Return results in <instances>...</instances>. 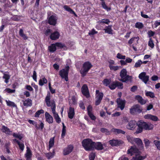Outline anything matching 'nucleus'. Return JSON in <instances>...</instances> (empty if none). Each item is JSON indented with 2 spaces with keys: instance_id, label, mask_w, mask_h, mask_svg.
I'll use <instances>...</instances> for the list:
<instances>
[{
  "instance_id": "nucleus-1",
  "label": "nucleus",
  "mask_w": 160,
  "mask_h": 160,
  "mask_svg": "<svg viewBox=\"0 0 160 160\" xmlns=\"http://www.w3.org/2000/svg\"><path fill=\"white\" fill-rule=\"evenodd\" d=\"M136 124V122L135 121H131L127 126V128L128 129L133 130L135 128ZM137 124L138 126V128L135 132V133L136 134L142 132L143 129L145 130H149L152 129L153 127V125L151 123H147L142 121L138 122L137 123Z\"/></svg>"
},
{
  "instance_id": "nucleus-2",
  "label": "nucleus",
  "mask_w": 160,
  "mask_h": 160,
  "mask_svg": "<svg viewBox=\"0 0 160 160\" xmlns=\"http://www.w3.org/2000/svg\"><path fill=\"white\" fill-rule=\"evenodd\" d=\"M127 153L130 154L131 155L135 154V156L132 158L133 160H142L146 157L139 155L141 152L136 146H132L131 148L128 150Z\"/></svg>"
},
{
  "instance_id": "nucleus-3",
  "label": "nucleus",
  "mask_w": 160,
  "mask_h": 160,
  "mask_svg": "<svg viewBox=\"0 0 160 160\" xmlns=\"http://www.w3.org/2000/svg\"><path fill=\"white\" fill-rule=\"evenodd\" d=\"M45 101L48 107H51L52 112L53 114L54 118L59 116L57 113L55 112L56 105L55 102L54 101H50V96L49 95H48L45 98Z\"/></svg>"
},
{
  "instance_id": "nucleus-4",
  "label": "nucleus",
  "mask_w": 160,
  "mask_h": 160,
  "mask_svg": "<svg viewBox=\"0 0 160 160\" xmlns=\"http://www.w3.org/2000/svg\"><path fill=\"white\" fill-rule=\"evenodd\" d=\"M127 71L125 69H123L121 70L120 73V76L121 79L119 80L123 82H132V77L127 74Z\"/></svg>"
},
{
  "instance_id": "nucleus-5",
  "label": "nucleus",
  "mask_w": 160,
  "mask_h": 160,
  "mask_svg": "<svg viewBox=\"0 0 160 160\" xmlns=\"http://www.w3.org/2000/svg\"><path fill=\"white\" fill-rule=\"evenodd\" d=\"M93 142L91 139L88 138L83 140L82 144L86 150L91 151L93 149Z\"/></svg>"
},
{
  "instance_id": "nucleus-6",
  "label": "nucleus",
  "mask_w": 160,
  "mask_h": 160,
  "mask_svg": "<svg viewBox=\"0 0 160 160\" xmlns=\"http://www.w3.org/2000/svg\"><path fill=\"white\" fill-rule=\"evenodd\" d=\"M92 65L89 62H84L80 71V72L82 77L85 76L90 69L92 67Z\"/></svg>"
},
{
  "instance_id": "nucleus-7",
  "label": "nucleus",
  "mask_w": 160,
  "mask_h": 160,
  "mask_svg": "<svg viewBox=\"0 0 160 160\" xmlns=\"http://www.w3.org/2000/svg\"><path fill=\"white\" fill-rule=\"evenodd\" d=\"M69 69V66L66 67L65 68L60 70L59 72V75L62 78H64L65 81L68 80V73Z\"/></svg>"
},
{
  "instance_id": "nucleus-8",
  "label": "nucleus",
  "mask_w": 160,
  "mask_h": 160,
  "mask_svg": "<svg viewBox=\"0 0 160 160\" xmlns=\"http://www.w3.org/2000/svg\"><path fill=\"white\" fill-rule=\"evenodd\" d=\"M142 111V108L138 104H136L132 106L130 109V113L132 114L140 113Z\"/></svg>"
},
{
  "instance_id": "nucleus-9",
  "label": "nucleus",
  "mask_w": 160,
  "mask_h": 160,
  "mask_svg": "<svg viewBox=\"0 0 160 160\" xmlns=\"http://www.w3.org/2000/svg\"><path fill=\"white\" fill-rule=\"evenodd\" d=\"M103 96V93L102 92H100L98 90L96 91V97L95 104L97 106L99 105L102 99Z\"/></svg>"
},
{
  "instance_id": "nucleus-10",
  "label": "nucleus",
  "mask_w": 160,
  "mask_h": 160,
  "mask_svg": "<svg viewBox=\"0 0 160 160\" xmlns=\"http://www.w3.org/2000/svg\"><path fill=\"white\" fill-rule=\"evenodd\" d=\"M138 77L145 84H147L149 80V76L146 75V73L144 72H141L139 74Z\"/></svg>"
},
{
  "instance_id": "nucleus-11",
  "label": "nucleus",
  "mask_w": 160,
  "mask_h": 160,
  "mask_svg": "<svg viewBox=\"0 0 160 160\" xmlns=\"http://www.w3.org/2000/svg\"><path fill=\"white\" fill-rule=\"evenodd\" d=\"M116 102L118 105V107L120 108L121 110H123L125 107V101L119 98L117 99Z\"/></svg>"
},
{
  "instance_id": "nucleus-12",
  "label": "nucleus",
  "mask_w": 160,
  "mask_h": 160,
  "mask_svg": "<svg viewBox=\"0 0 160 160\" xmlns=\"http://www.w3.org/2000/svg\"><path fill=\"white\" fill-rule=\"evenodd\" d=\"M57 18L55 15H52L49 18L48 23L52 25H55L57 22Z\"/></svg>"
},
{
  "instance_id": "nucleus-13",
  "label": "nucleus",
  "mask_w": 160,
  "mask_h": 160,
  "mask_svg": "<svg viewBox=\"0 0 160 160\" xmlns=\"http://www.w3.org/2000/svg\"><path fill=\"white\" fill-rule=\"evenodd\" d=\"M144 118L145 119H150L155 122L158 121V119L157 117L150 114L145 115L144 116Z\"/></svg>"
},
{
  "instance_id": "nucleus-14",
  "label": "nucleus",
  "mask_w": 160,
  "mask_h": 160,
  "mask_svg": "<svg viewBox=\"0 0 160 160\" xmlns=\"http://www.w3.org/2000/svg\"><path fill=\"white\" fill-rule=\"evenodd\" d=\"M82 92V94L88 97L89 96V93L87 86L84 84L81 88Z\"/></svg>"
},
{
  "instance_id": "nucleus-15",
  "label": "nucleus",
  "mask_w": 160,
  "mask_h": 160,
  "mask_svg": "<svg viewBox=\"0 0 160 160\" xmlns=\"http://www.w3.org/2000/svg\"><path fill=\"white\" fill-rule=\"evenodd\" d=\"M134 142H135L140 149H142L144 146L142 140L140 138H135Z\"/></svg>"
},
{
  "instance_id": "nucleus-16",
  "label": "nucleus",
  "mask_w": 160,
  "mask_h": 160,
  "mask_svg": "<svg viewBox=\"0 0 160 160\" xmlns=\"http://www.w3.org/2000/svg\"><path fill=\"white\" fill-rule=\"evenodd\" d=\"M95 148L98 150H102L103 149L102 144L100 142H93V149Z\"/></svg>"
},
{
  "instance_id": "nucleus-17",
  "label": "nucleus",
  "mask_w": 160,
  "mask_h": 160,
  "mask_svg": "<svg viewBox=\"0 0 160 160\" xmlns=\"http://www.w3.org/2000/svg\"><path fill=\"white\" fill-rule=\"evenodd\" d=\"M75 115L74 109V108L70 107L68 112V116L70 119H72Z\"/></svg>"
},
{
  "instance_id": "nucleus-18",
  "label": "nucleus",
  "mask_w": 160,
  "mask_h": 160,
  "mask_svg": "<svg viewBox=\"0 0 160 160\" xmlns=\"http://www.w3.org/2000/svg\"><path fill=\"white\" fill-rule=\"evenodd\" d=\"M27 149L26 152L25 154L26 160H31V157L32 156L31 151L28 147H27Z\"/></svg>"
},
{
  "instance_id": "nucleus-19",
  "label": "nucleus",
  "mask_w": 160,
  "mask_h": 160,
  "mask_svg": "<svg viewBox=\"0 0 160 160\" xmlns=\"http://www.w3.org/2000/svg\"><path fill=\"white\" fill-rule=\"evenodd\" d=\"M45 117L46 121L49 123H52L53 122V118L52 117L48 112L45 113Z\"/></svg>"
},
{
  "instance_id": "nucleus-20",
  "label": "nucleus",
  "mask_w": 160,
  "mask_h": 160,
  "mask_svg": "<svg viewBox=\"0 0 160 160\" xmlns=\"http://www.w3.org/2000/svg\"><path fill=\"white\" fill-rule=\"evenodd\" d=\"M73 148V147L72 145H70L65 148L63 151V153L64 155H67L69 154L72 151Z\"/></svg>"
},
{
  "instance_id": "nucleus-21",
  "label": "nucleus",
  "mask_w": 160,
  "mask_h": 160,
  "mask_svg": "<svg viewBox=\"0 0 160 160\" xmlns=\"http://www.w3.org/2000/svg\"><path fill=\"white\" fill-rule=\"evenodd\" d=\"M109 144L112 146H117L122 144V142L121 141L112 140H110L109 141Z\"/></svg>"
},
{
  "instance_id": "nucleus-22",
  "label": "nucleus",
  "mask_w": 160,
  "mask_h": 160,
  "mask_svg": "<svg viewBox=\"0 0 160 160\" xmlns=\"http://www.w3.org/2000/svg\"><path fill=\"white\" fill-rule=\"evenodd\" d=\"M59 36V33L58 32L56 31L51 34L50 38L52 40H55L58 39Z\"/></svg>"
},
{
  "instance_id": "nucleus-23",
  "label": "nucleus",
  "mask_w": 160,
  "mask_h": 160,
  "mask_svg": "<svg viewBox=\"0 0 160 160\" xmlns=\"http://www.w3.org/2000/svg\"><path fill=\"white\" fill-rule=\"evenodd\" d=\"M22 101L24 106L28 107L31 106L32 105V101L29 98H28L25 100H22Z\"/></svg>"
},
{
  "instance_id": "nucleus-24",
  "label": "nucleus",
  "mask_w": 160,
  "mask_h": 160,
  "mask_svg": "<svg viewBox=\"0 0 160 160\" xmlns=\"http://www.w3.org/2000/svg\"><path fill=\"white\" fill-rule=\"evenodd\" d=\"M63 8L66 11L69 12L71 14H74L76 17L77 16V14L75 13V12L68 6L66 5L64 6Z\"/></svg>"
},
{
  "instance_id": "nucleus-25",
  "label": "nucleus",
  "mask_w": 160,
  "mask_h": 160,
  "mask_svg": "<svg viewBox=\"0 0 160 160\" xmlns=\"http://www.w3.org/2000/svg\"><path fill=\"white\" fill-rule=\"evenodd\" d=\"M135 98L141 104H144L146 103V100L143 99L141 96L139 95L136 96Z\"/></svg>"
},
{
  "instance_id": "nucleus-26",
  "label": "nucleus",
  "mask_w": 160,
  "mask_h": 160,
  "mask_svg": "<svg viewBox=\"0 0 160 160\" xmlns=\"http://www.w3.org/2000/svg\"><path fill=\"white\" fill-rule=\"evenodd\" d=\"M1 130L3 132L7 134H10L12 132L9 128L4 125L2 126Z\"/></svg>"
},
{
  "instance_id": "nucleus-27",
  "label": "nucleus",
  "mask_w": 160,
  "mask_h": 160,
  "mask_svg": "<svg viewBox=\"0 0 160 160\" xmlns=\"http://www.w3.org/2000/svg\"><path fill=\"white\" fill-rule=\"evenodd\" d=\"M111 131L114 132L115 134H124L125 132L121 129L112 128L111 129Z\"/></svg>"
},
{
  "instance_id": "nucleus-28",
  "label": "nucleus",
  "mask_w": 160,
  "mask_h": 160,
  "mask_svg": "<svg viewBox=\"0 0 160 160\" xmlns=\"http://www.w3.org/2000/svg\"><path fill=\"white\" fill-rule=\"evenodd\" d=\"M105 32L106 33H108L109 34H112V26L109 25L108 26H106L105 28L104 29Z\"/></svg>"
},
{
  "instance_id": "nucleus-29",
  "label": "nucleus",
  "mask_w": 160,
  "mask_h": 160,
  "mask_svg": "<svg viewBox=\"0 0 160 160\" xmlns=\"http://www.w3.org/2000/svg\"><path fill=\"white\" fill-rule=\"evenodd\" d=\"M101 1H102L101 4L103 8L106 10L107 11H109L111 9V8H110L108 7L106 4L104 0H101Z\"/></svg>"
},
{
  "instance_id": "nucleus-30",
  "label": "nucleus",
  "mask_w": 160,
  "mask_h": 160,
  "mask_svg": "<svg viewBox=\"0 0 160 160\" xmlns=\"http://www.w3.org/2000/svg\"><path fill=\"white\" fill-rule=\"evenodd\" d=\"M49 50L50 52H53L55 51L56 49V44H52L48 47Z\"/></svg>"
},
{
  "instance_id": "nucleus-31",
  "label": "nucleus",
  "mask_w": 160,
  "mask_h": 160,
  "mask_svg": "<svg viewBox=\"0 0 160 160\" xmlns=\"http://www.w3.org/2000/svg\"><path fill=\"white\" fill-rule=\"evenodd\" d=\"M47 80L44 77L42 79H40L39 82V84L41 86H42L44 83H46Z\"/></svg>"
},
{
  "instance_id": "nucleus-32",
  "label": "nucleus",
  "mask_w": 160,
  "mask_h": 160,
  "mask_svg": "<svg viewBox=\"0 0 160 160\" xmlns=\"http://www.w3.org/2000/svg\"><path fill=\"white\" fill-rule=\"evenodd\" d=\"M6 102L7 106L13 107H16L17 106L13 102L9 100H6Z\"/></svg>"
},
{
  "instance_id": "nucleus-33",
  "label": "nucleus",
  "mask_w": 160,
  "mask_h": 160,
  "mask_svg": "<svg viewBox=\"0 0 160 160\" xmlns=\"http://www.w3.org/2000/svg\"><path fill=\"white\" fill-rule=\"evenodd\" d=\"M116 81H115L112 82L108 86L109 87L111 90H113L116 88L117 87L116 85Z\"/></svg>"
},
{
  "instance_id": "nucleus-34",
  "label": "nucleus",
  "mask_w": 160,
  "mask_h": 160,
  "mask_svg": "<svg viewBox=\"0 0 160 160\" xmlns=\"http://www.w3.org/2000/svg\"><path fill=\"white\" fill-rule=\"evenodd\" d=\"M54 138L53 137L51 138L49 142V148L50 149L54 145Z\"/></svg>"
},
{
  "instance_id": "nucleus-35",
  "label": "nucleus",
  "mask_w": 160,
  "mask_h": 160,
  "mask_svg": "<svg viewBox=\"0 0 160 160\" xmlns=\"http://www.w3.org/2000/svg\"><path fill=\"white\" fill-rule=\"evenodd\" d=\"M54 153L55 152L54 151H53L52 153L51 152L46 153L45 154L46 157L48 159H50L53 157Z\"/></svg>"
},
{
  "instance_id": "nucleus-36",
  "label": "nucleus",
  "mask_w": 160,
  "mask_h": 160,
  "mask_svg": "<svg viewBox=\"0 0 160 160\" xmlns=\"http://www.w3.org/2000/svg\"><path fill=\"white\" fill-rule=\"evenodd\" d=\"M62 132L61 137L62 138H64L65 136V133L66 132V127L65 126L64 124L62 123Z\"/></svg>"
},
{
  "instance_id": "nucleus-37",
  "label": "nucleus",
  "mask_w": 160,
  "mask_h": 160,
  "mask_svg": "<svg viewBox=\"0 0 160 160\" xmlns=\"http://www.w3.org/2000/svg\"><path fill=\"white\" fill-rule=\"evenodd\" d=\"M2 78L5 79L4 81L7 83L8 82V80L10 78V76L8 74H4Z\"/></svg>"
},
{
  "instance_id": "nucleus-38",
  "label": "nucleus",
  "mask_w": 160,
  "mask_h": 160,
  "mask_svg": "<svg viewBox=\"0 0 160 160\" xmlns=\"http://www.w3.org/2000/svg\"><path fill=\"white\" fill-rule=\"evenodd\" d=\"M135 27L137 28L141 29L143 28V25L142 22H137L136 23Z\"/></svg>"
},
{
  "instance_id": "nucleus-39",
  "label": "nucleus",
  "mask_w": 160,
  "mask_h": 160,
  "mask_svg": "<svg viewBox=\"0 0 160 160\" xmlns=\"http://www.w3.org/2000/svg\"><path fill=\"white\" fill-rule=\"evenodd\" d=\"M109 67L110 70L116 71L119 69L120 67H118V66H114L112 65H109Z\"/></svg>"
},
{
  "instance_id": "nucleus-40",
  "label": "nucleus",
  "mask_w": 160,
  "mask_h": 160,
  "mask_svg": "<svg viewBox=\"0 0 160 160\" xmlns=\"http://www.w3.org/2000/svg\"><path fill=\"white\" fill-rule=\"evenodd\" d=\"M143 141L145 143V147L146 148H148L150 146L151 142L147 138L144 139Z\"/></svg>"
},
{
  "instance_id": "nucleus-41",
  "label": "nucleus",
  "mask_w": 160,
  "mask_h": 160,
  "mask_svg": "<svg viewBox=\"0 0 160 160\" xmlns=\"http://www.w3.org/2000/svg\"><path fill=\"white\" fill-rule=\"evenodd\" d=\"M111 82V79H104L103 81V83L106 86H109Z\"/></svg>"
},
{
  "instance_id": "nucleus-42",
  "label": "nucleus",
  "mask_w": 160,
  "mask_h": 160,
  "mask_svg": "<svg viewBox=\"0 0 160 160\" xmlns=\"http://www.w3.org/2000/svg\"><path fill=\"white\" fill-rule=\"evenodd\" d=\"M100 130L102 132L105 133L106 134L108 135L110 134V132L107 128H101Z\"/></svg>"
},
{
  "instance_id": "nucleus-43",
  "label": "nucleus",
  "mask_w": 160,
  "mask_h": 160,
  "mask_svg": "<svg viewBox=\"0 0 160 160\" xmlns=\"http://www.w3.org/2000/svg\"><path fill=\"white\" fill-rule=\"evenodd\" d=\"M148 45L152 48H153L154 46V44L153 40L151 38H150L148 43Z\"/></svg>"
},
{
  "instance_id": "nucleus-44",
  "label": "nucleus",
  "mask_w": 160,
  "mask_h": 160,
  "mask_svg": "<svg viewBox=\"0 0 160 160\" xmlns=\"http://www.w3.org/2000/svg\"><path fill=\"white\" fill-rule=\"evenodd\" d=\"M139 39V38L138 37H133L131 39L128 41V43L129 44H131L135 40H136L137 42Z\"/></svg>"
},
{
  "instance_id": "nucleus-45",
  "label": "nucleus",
  "mask_w": 160,
  "mask_h": 160,
  "mask_svg": "<svg viewBox=\"0 0 160 160\" xmlns=\"http://www.w3.org/2000/svg\"><path fill=\"white\" fill-rule=\"evenodd\" d=\"M153 143L157 147V148L160 150V142L158 140H155L153 141Z\"/></svg>"
},
{
  "instance_id": "nucleus-46",
  "label": "nucleus",
  "mask_w": 160,
  "mask_h": 160,
  "mask_svg": "<svg viewBox=\"0 0 160 160\" xmlns=\"http://www.w3.org/2000/svg\"><path fill=\"white\" fill-rule=\"evenodd\" d=\"M126 138L128 142L132 144H133L134 143V139L135 138H133L129 136H127Z\"/></svg>"
},
{
  "instance_id": "nucleus-47",
  "label": "nucleus",
  "mask_w": 160,
  "mask_h": 160,
  "mask_svg": "<svg viewBox=\"0 0 160 160\" xmlns=\"http://www.w3.org/2000/svg\"><path fill=\"white\" fill-rule=\"evenodd\" d=\"M116 85L117 86V87L119 89H122L123 88V84L119 81H116Z\"/></svg>"
},
{
  "instance_id": "nucleus-48",
  "label": "nucleus",
  "mask_w": 160,
  "mask_h": 160,
  "mask_svg": "<svg viewBox=\"0 0 160 160\" xmlns=\"http://www.w3.org/2000/svg\"><path fill=\"white\" fill-rule=\"evenodd\" d=\"M142 64V61L141 60H139L135 63L134 67L135 68L139 67Z\"/></svg>"
},
{
  "instance_id": "nucleus-49",
  "label": "nucleus",
  "mask_w": 160,
  "mask_h": 160,
  "mask_svg": "<svg viewBox=\"0 0 160 160\" xmlns=\"http://www.w3.org/2000/svg\"><path fill=\"white\" fill-rule=\"evenodd\" d=\"M146 95L147 96H149L151 98L154 97V95L153 92H147L145 93Z\"/></svg>"
},
{
  "instance_id": "nucleus-50",
  "label": "nucleus",
  "mask_w": 160,
  "mask_h": 160,
  "mask_svg": "<svg viewBox=\"0 0 160 160\" xmlns=\"http://www.w3.org/2000/svg\"><path fill=\"white\" fill-rule=\"evenodd\" d=\"M43 113L44 111L42 109L38 110L36 112L35 115V116L36 117H38L41 114Z\"/></svg>"
},
{
  "instance_id": "nucleus-51",
  "label": "nucleus",
  "mask_w": 160,
  "mask_h": 160,
  "mask_svg": "<svg viewBox=\"0 0 160 160\" xmlns=\"http://www.w3.org/2000/svg\"><path fill=\"white\" fill-rule=\"evenodd\" d=\"M117 58L119 59H125L126 58V56L125 55H122L120 53H118L117 55Z\"/></svg>"
},
{
  "instance_id": "nucleus-52",
  "label": "nucleus",
  "mask_w": 160,
  "mask_h": 160,
  "mask_svg": "<svg viewBox=\"0 0 160 160\" xmlns=\"http://www.w3.org/2000/svg\"><path fill=\"white\" fill-rule=\"evenodd\" d=\"M19 146L20 149L22 151L24 149V144L23 143L19 142L18 144Z\"/></svg>"
},
{
  "instance_id": "nucleus-53",
  "label": "nucleus",
  "mask_w": 160,
  "mask_h": 160,
  "mask_svg": "<svg viewBox=\"0 0 160 160\" xmlns=\"http://www.w3.org/2000/svg\"><path fill=\"white\" fill-rule=\"evenodd\" d=\"M4 91L9 93H14L15 91V90L11 89L8 88H6Z\"/></svg>"
},
{
  "instance_id": "nucleus-54",
  "label": "nucleus",
  "mask_w": 160,
  "mask_h": 160,
  "mask_svg": "<svg viewBox=\"0 0 160 160\" xmlns=\"http://www.w3.org/2000/svg\"><path fill=\"white\" fill-rule=\"evenodd\" d=\"M98 33V32L96 31L94 29H92L88 33V35H93L94 34Z\"/></svg>"
},
{
  "instance_id": "nucleus-55",
  "label": "nucleus",
  "mask_w": 160,
  "mask_h": 160,
  "mask_svg": "<svg viewBox=\"0 0 160 160\" xmlns=\"http://www.w3.org/2000/svg\"><path fill=\"white\" fill-rule=\"evenodd\" d=\"M110 22V21L108 19H107L105 20L104 21H100L98 22L99 24H101L102 23H105L107 24H108L109 22Z\"/></svg>"
},
{
  "instance_id": "nucleus-56",
  "label": "nucleus",
  "mask_w": 160,
  "mask_h": 160,
  "mask_svg": "<svg viewBox=\"0 0 160 160\" xmlns=\"http://www.w3.org/2000/svg\"><path fill=\"white\" fill-rule=\"evenodd\" d=\"M148 35L149 38L153 36L155 34V32L151 30H149L148 32Z\"/></svg>"
},
{
  "instance_id": "nucleus-57",
  "label": "nucleus",
  "mask_w": 160,
  "mask_h": 160,
  "mask_svg": "<svg viewBox=\"0 0 160 160\" xmlns=\"http://www.w3.org/2000/svg\"><path fill=\"white\" fill-rule=\"evenodd\" d=\"M95 156V154L94 153L92 152L91 153L89 156L90 160H94Z\"/></svg>"
},
{
  "instance_id": "nucleus-58",
  "label": "nucleus",
  "mask_w": 160,
  "mask_h": 160,
  "mask_svg": "<svg viewBox=\"0 0 160 160\" xmlns=\"http://www.w3.org/2000/svg\"><path fill=\"white\" fill-rule=\"evenodd\" d=\"M137 89L138 87L137 86L134 85L131 88L130 91L132 92H134L137 90Z\"/></svg>"
},
{
  "instance_id": "nucleus-59",
  "label": "nucleus",
  "mask_w": 160,
  "mask_h": 160,
  "mask_svg": "<svg viewBox=\"0 0 160 160\" xmlns=\"http://www.w3.org/2000/svg\"><path fill=\"white\" fill-rule=\"evenodd\" d=\"M13 136L15 138H18L20 140H21L22 138V137L21 135L14 133H13Z\"/></svg>"
},
{
  "instance_id": "nucleus-60",
  "label": "nucleus",
  "mask_w": 160,
  "mask_h": 160,
  "mask_svg": "<svg viewBox=\"0 0 160 160\" xmlns=\"http://www.w3.org/2000/svg\"><path fill=\"white\" fill-rule=\"evenodd\" d=\"M1 160H12L9 157H7V158L5 157L3 155L0 156Z\"/></svg>"
},
{
  "instance_id": "nucleus-61",
  "label": "nucleus",
  "mask_w": 160,
  "mask_h": 160,
  "mask_svg": "<svg viewBox=\"0 0 160 160\" xmlns=\"http://www.w3.org/2000/svg\"><path fill=\"white\" fill-rule=\"evenodd\" d=\"M88 113V115L92 120H95L96 119V117L93 115L91 112H89V113Z\"/></svg>"
},
{
  "instance_id": "nucleus-62",
  "label": "nucleus",
  "mask_w": 160,
  "mask_h": 160,
  "mask_svg": "<svg viewBox=\"0 0 160 160\" xmlns=\"http://www.w3.org/2000/svg\"><path fill=\"white\" fill-rule=\"evenodd\" d=\"M56 47H60V48H62L64 46V45L60 43L57 42L55 43Z\"/></svg>"
},
{
  "instance_id": "nucleus-63",
  "label": "nucleus",
  "mask_w": 160,
  "mask_h": 160,
  "mask_svg": "<svg viewBox=\"0 0 160 160\" xmlns=\"http://www.w3.org/2000/svg\"><path fill=\"white\" fill-rule=\"evenodd\" d=\"M32 78L35 81H37V73L35 71H33Z\"/></svg>"
},
{
  "instance_id": "nucleus-64",
  "label": "nucleus",
  "mask_w": 160,
  "mask_h": 160,
  "mask_svg": "<svg viewBox=\"0 0 160 160\" xmlns=\"http://www.w3.org/2000/svg\"><path fill=\"white\" fill-rule=\"evenodd\" d=\"M118 160H129L128 158L125 157L124 155L122 156L119 158Z\"/></svg>"
}]
</instances>
